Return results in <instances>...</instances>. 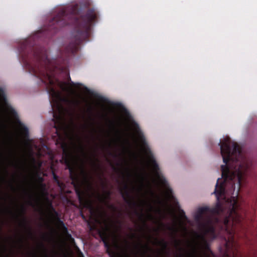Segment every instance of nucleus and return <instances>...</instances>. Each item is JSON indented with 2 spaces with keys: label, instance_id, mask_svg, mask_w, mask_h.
I'll use <instances>...</instances> for the list:
<instances>
[{
  "label": "nucleus",
  "instance_id": "obj_1",
  "mask_svg": "<svg viewBox=\"0 0 257 257\" xmlns=\"http://www.w3.org/2000/svg\"><path fill=\"white\" fill-rule=\"evenodd\" d=\"M219 145L225 164L221 166L224 182L219 184L220 179H217L214 191L217 199L216 205L212 208L207 206L199 208L194 219L204 229L206 233L210 234L214 238L216 237V229L213 224V219L216 224H221V229L228 234L231 238L226 242V247H229L228 244L230 242L232 248L236 250L234 235L238 229L245 227V212L239 204L237 198L232 197L228 199L230 206L227 214L222 220L220 216L225 211L219 200L225 195L224 184L227 182H230L232 188H234L235 182L238 184L239 187L244 185L252 163L242 153L240 146L232 142L229 138L224 139Z\"/></svg>",
  "mask_w": 257,
  "mask_h": 257
},
{
  "label": "nucleus",
  "instance_id": "obj_2",
  "mask_svg": "<svg viewBox=\"0 0 257 257\" xmlns=\"http://www.w3.org/2000/svg\"><path fill=\"white\" fill-rule=\"evenodd\" d=\"M32 38L26 40L21 44L20 53L26 68L28 71L37 77L40 78L48 87V92L51 98L49 100L52 111L56 109L58 114L53 112V117L55 119L54 126L56 133L59 137L60 132L64 130V121L62 115L63 107V101L69 103L71 106L79 104L77 100H70L63 98L60 92L54 88V73L51 68L50 61L48 57L47 51L41 47H34L30 43Z\"/></svg>",
  "mask_w": 257,
  "mask_h": 257
},
{
  "label": "nucleus",
  "instance_id": "obj_3",
  "mask_svg": "<svg viewBox=\"0 0 257 257\" xmlns=\"http://www.w3.org/2000/svg\"><path fill=\"white\" fill-rule=\"evenodd\" d=\"M80 11L78 4L62 8L45 29L46 32L52 35L65 26L75 25L71 42L60 50L59 57L64 61L67 60L70 55L76 53L83 41H89L91 28L97 21L98 13L95 9L90 8L85 15L79 16Z\"/></svg>",
  "mask_w": 257,
  "mask_h": 257
},
{
  "label": "nucleus",
  "instance_id": "obj_4",
  "mask_svg": "<svg viewBox=\"0 0 257 257\" xmlns=\"http://www.w3.org/2000/svg\"><path fill=\"white\" fill-rule=\"evenodd\" d=\"M139 138L143 150L148 159L149 163L150 164L154 175L157 179L159 183L166 190L168 195H171L172 194V190L169 186L167 181L160 172L159 166L146 142L144 136L140 133L139 134Z\"/></svg>",
  "mask_w": 257,
  "mask_h": 257
},
{
  "label": "nucleus",
  "instance_id": "obj_5",
  "mask_svg": "<svg viewBox=\"0 0 257 257\" xmlns=\"http://www.w3.org/2000/svg\"><path fill=\"white\" fill-rule=\"evenodd\" d=\"M62 160L69 170L72 181L77 182L78 177L74 167V157L73 153L66 148L63 149Z\"/></svg>",
  "mask_w": 257,
  "mask_h": 257
},
{
  "label": "nucleus",
  "instance_id": "obj_6",
  "mask_svg": "<svg viewBox=\"0 0 257 257\" xmlns=\"http://www.w3.org/2000/svg\"><path fill=\"white\" fill-rule=\"evenodd\" d=\"M7 110L9 114L16 120L17 123L19 125V129L21 131L22 135L26 139L28 138V128L21 122L16 111L11 106H8L7 108Z\"/></svg>",
  "mask_w": 257,
  "mask_h": 257
},
{
  "label": "nucleus",
  "instance_id": "obj_7",
  "mask_svg": "<svg viewBox=\"0 0 257 257\" xmlns=\"http://www.w3.org/2000/svg\"><path fill=\"white\" fill-rule=\"evenodd\" d=\"M121 194L123 200L127 204L135 207L138 206V204L132 200L129 190V187L127 184L125 183L124 185L123 190L121 191Z\"/></svg>",
  "mask_w": 257,
  "mask_h": 257
},
{
  "label": "nucleus",
  "instance_id": "obj_8",
  "mask_svg": "<svg viewBox=\"0 0 257 257\" xmlns=\"http://www.w3.org/2000/svg\"><path fill=\"white\" fill-rule=\"evenodd\" d=\"M50 208L52 211V212H53L54 216L57 219V221L58 222V223L60 226V228H62L63 231L64 232V233H68V229L65 226V224H64V223L63 222V221H62L60 218H59V214L55 210V209H54V208L53 207L51 203L50 204Z\"/></svg>",
  "mask_w": 257,
  "mask_h": 257
},
{
  "label": "nucleus",
  "instance_id": "obj_9",
  "mask_svg": "<svg viewBox=\"0 0 257 257\" xmlns=\"http://www.w3.org/2000/svg\"><path fill=\"white\" fill-rule=\"evenodd\" d=\"M75 192L80 203H82L84 202H86L84 197V192L80 188L78 187H75Z\"/></svg>",
  "mask_w": 257,
  "mask_h": 257
},
{
  "label": "nucleus",
  "instance_id": "obj_10",
  "mask_svg": "<svg viewBox=\"0 0 257 257\" xmlns=\"http://www.w3.org/2000/svg\"><path fill=\"white\" fill-rule=\"evenodd\" d=\"M100 237L104 243V246L109 249L110 247V245L108 242V237L105 232H101L100 233Z\"/></svg>",
  "mask_w": 257,
  "mask_h": 257
},
{
  "label": "nucleus",
  "instance_id": "obj_11",
  "mask_svg": "<svg viewBox=\"0 0 257 257\" xmlns=\"http://www.w3.org/2000/svg\"><path fill=\"white\" fill-rule=\"evenodd\" d=\"M58 85L59 87L64 91L73 92V90L68 86V84L65 82L58 81Z\"/></svg>",
  "mask_w": 257,
  "mask_h": 257
},
{
  "label": "nucleus",
  "instance_id": "obj_12",
  "mask_svg": "<svg viewBox=\"0 0 257 257\" xmlns=\"http://www.w3.org/2000/svg\"><path fill=\"white\" fill-rule=\"evenodd\" d=\"M82 162L81 173L83 175L85 181L89 185V186H91L90 179L88 177V174L84 168V162L83 160H82Z\"/></svg>",
  "mask_w": 257,
  "mask_h": 257
},
{
  "label": "nucleus",
  "instance_id": "obj_13",
  "mask_svg": "<svg viewBox=\"0 0 257 257\" xmlns=\"http://www.w3.org/2000/svg\"><path fill=\"white\" fill-rule=\"evenodd\" d=\"M111 193L110 191H106L105 194L103 196L99 195L98 198L101 202H105L106 200L109 199Z\"/></svg>",
  "mask_w": 257,
  "mask_h": 257
},
{
  "label": "nucleus",
  "instance_id": "obj_14",
  "mask_svg": "<svg viewBox=\"0 0 257 257\" xmlns=\"http://www.w3.org/2000/svg\"><path fill=\"white\" fill-rule=\"evenodd\" d=\"M173 238L175 246L179 249L180 251H184V249L181 246V241L180 240L176 239L175 237H174Z\"/></svg>",
  "mask_w": 257,
  "mask_h": 257
},
{
  "label": "nucleus",
  "instance_id": "obj_15",
  "mask_svg": "<svg viewBox=\"0 0 257 257\" xmlns=\"http://www.w3.org/2000/svg\"><path fill=\"white\" fill-rule=\"evenodd\" d=\"M0 101L4 103L7 102V97L5 92L2 88L0 87Z\"/></svg>",
  "mask_w": 257,
  "mask_h": 257
},
{
  "label": "nucleus",
  "instance_id": "obj_16",
  "mask_svg": "<svg viewBox=\"0 0 257 257\" xmlns=\"http://www.w3.org/2000/svg\"><path fill=\"white\" fill-rule=\"evenodd\" d=\"M22 225L24 226L25 228H27L28 230V232L29 234L32 236L33 235L31 228L29 226H28L27 224V221L25 217H23V220H22Z\"/></svg>",
  "mask_w": 257,
  "mask_h": 257
},
{
  "label": "nucleus",
  "instance_id": "obj_17",
  "mask_svg": "<svg viewBox=\"0 0 257 257\" xmlns=\"http://www.w3.org/2000/svg\"><path fill=\"white\" fill-rule=\"evenodd\" d=\"M53 179H54V182L57 183V185L59 187L62 188L63 186V184L59 181V180L58 179V176L57 175H56L55 174L53 173Z\"/></svg>",
  "mask_w": 257,
  "mask_h": 257
},
{
  "label": "nucleus",
  "instance_id": "obj_18",
  "mask_svg": "<svg viewBox=\"0 0 257 257\" xmlns=\"http://www.w3.org/2000/svg\"><path fill=\"white\" fill-rule=\"evenodd\" d=\"M201 238L204 242V248L207 250H208V251H210L211 252V251L210 250V248H209V245L208 243V242H207V241L206 240V239H205L204 237L202 236H201Z\"/></svg>",
  "mask_w": 257,
  "mask_h": 257
},
{
  "label": "nucleus",
  "instance_id": "obj_19",
  "mask_svg": "<svg viewBox=\"0 0 257 257\" xmlns=\"http://www.w3.org/2000/svg\"><path fill=\"white\" fill-rule=\"evenodd\" d=\"M158 243L161 245L164 249H167L168 247V243L164 239L158 241Z\"/></svg>",
  "mask_w": 257,
  "mask_h": 257
},
{
  "label": "nucleus",
  "instance_id": "obj_20",
  "mask_svg": "<svg viewBox=\"0 0 257 257\" xmlns=\"http://www.w3.org/2000/svg\"><path fill=\"white\" fill-rule=\"evenodd\" d=\"M95 96L98 100L101 102H106L107 101V99L101 95H96Z\"/></svg>",
  "mask_w": 257,
  "mask_h": 257
},
{
  "label": "nucleus",
  "instance_id": "obj_21",
  "mask_svg": "<svg viewBox=\"0 0 257 257\" xmlns=\"http://www.w3.org/2000/svg\"><path fill=\"white\" fill-rule=\"evenodd\" d=\"M180 215L182 219H187V217H186V216L185 215V212L183 210H180Z\"/></svg>",
  "mask_w": 257,
  "mask_h": 257
},
{
  "label": "nucleus",
  "instance_id": "obj_22",
  "mask_svg": "<svg viewBox=\"0 0 257 257\" xmlns=\"http://www.w3.org/2000/svg\"><path fill=\"white\" fill-rule=\"evenodd\" d=\"M140 245L143 248L146 249L145 253L147 252V250H150L151 248L148 244L143 245L141 242H140Z\"/></svg>",
  "mask_w": 257,
  "mask_h": 257
},
{
  "label": "nucleus",
  "instance_id": "obj_23",
  "mask_svg": "<svg viewBox=\"0 0 257 257\" xmlns=\"http://www.w3.org/2000/svg\"><path fill=\"white\" fill-rule=\"evenodd\" d=\"M225 255L226 257H237V253L235 252V250L233 251L232 254H228L227 252H226Z\"/></svg>",
  "mask_w": 257,
  "mask_h": 257
},
{
  "label": "nucleus",
  "instance_id": "obj_24",
  "mask_svg": "<svg viewBox=\"0 0 257 257\" xmlns=\"http://www.w3.org/2000/svg\"><path fill=\"white\" fill-rule=\"evenodd\" d=\"M79 149H80V150L81 151V153L83 154V156H84L85 157H86V153H85V152L84 148L83 146L82 145H81L80 146Z\"/></svg>",
  "mask_w": 257,
  "mask_h": 257
},
{
  "label": "nucleus",
  "instance_id": "obj_25",
  "mask_svg": "<svg viewBox=\"0 0 257 257\" xmlns=\"http://www.w3.org/2000/svg\"><path fill=\"white\" fill-rule=\"evenodd\" d=\"M146 203V202L145 200H141V203L139 204V206L142 207Z\"/></svg>",
  "mask_w": 257,
  "mask_h": 257
},
{
  "label": "nucleus",
  "instance_id": "obj_26",
  "mask_svg": "<svg viewBox=\"0 0 257 257\" xmlns=\"http://www.w3.org/2000/svg\"><path fill=\"white\" fill-rule=\"evenodd\" d=\"M179 257H194V256H186L185 254L184 253H180L179 255Z\"/></svg>",
  "mask_w": 257,
  "mask_h": 257
},
{
  "label": "nucleus",
  "instance_id": "obj_27",
  "mask_svg": "<svg viewBox=\"0 0 257 257\" xmlns=\"http://www.w3.org/2000/svg\"><path fill=\"white\" fill-rule=\"evenodd\" d=\"M113 105L114 106H121V104L119 103H114Z\"/></svg>",
  "mask_w": 257,
  "mask_h": 257
},
{
  "label": "nucleus",
  "instance_id": "obj_28",
  "mask_svg": "<svg viewBox=\"0 0 257 257\" xmlns=\"http://www.w3.org/2000/svg\"><path fill=\"white\" fill-rule=\"evenodd\" d=\"M108 207H109V208L112 209H115V207H114V206L113 205H108Z\"/></svg>",
  "mask_w": 257,
  "mask_h": 257
},
{
  "label": "nucleus",
  "instance_id": "obj_29",
  "mask_svg": "<svg viewBox=\"0 0 257 257\" xmlns=\"http://www.w3.org/2000/svg\"><path fill=\"white\" fill-rule=\"evenodd\" d=\"M25 208H24V206H22V215H23L25 213Z\"/></svg>",
  "mask_w": 257,
  "mask_h": 257
},
{
  "label": "nucleus",
  "instance_id": "obj_30",
  "mask_svg": "<svg viewBox=\"0 0 257 257\" xmlns=\"http://www.w3.org/2000/svg\"><path fill=\"white\" fill-rule=\"evenodd\" d=\"M29 204L31 205V206H33V202L31 201H29Z\"/></svg>",
  "mask_w": 257,
  "mask_h": 257
},
{
  "label": "nucleus",
  "instance_id": "obj_31",
  "mask_svg": "<svg viewBox=\"0 0 257 257\" xmlns=\"http://www.w3.org/2000/svg\"><path fill=\"white\" fill-rule=\"evenodd\" d=\"M89 112L91 113H92V108L91 107H90L89 109Z\"/></svg>",
  "mask_w": 257,
  "mask_h": 257
},
{
  "label": "nucleus",
  "instance_id": "obj_32",
  "mask_svg": "<svg viewBox=\"0 0 257 257\" xmlns=\"http://www.w3.org/2000/svg\"><path fill=\"white\" fill-rule=\"evenodd\" d=\"M127 175L129 178L131 176V174L129 172H127Z\"/></svg>",
  "mask_w": 257,
  "mask_h": 257
},
{
  "label": "nucleus",
  "instance_id": "obj_33",
  "mask_svg": "<svg viewBox=\"0 0 257 257\" xmlns=\"http://www.w3.org/2000/svg\"><path fill=\"white\" fill-rule=\"evenodd\" d=\"M149 217L151 219H153V216L151 214H149Z\"/></svg>",
  "mask_w": 257,
  "mask_h": 257
},
{
  "label": "nucleus",
  "instance_id": "obj_34",
  "mask_svg": "<svg viewBox=\"0 0 257 257\" xmlns=\"http://www.w3.org/2000/svg\"><path fill=\"white\" fill-rule=\"evenodd\" d=\"M70 84L71 86H74L75 84L73 82H71Z\"/></svg>",
  "mask_w": 257,
  "mask_h": 257
},
{
  "label": "nucleus",
  "instance_id": "obj_35",
  "mask_svg": "<svg viewBox=\"0 0 257 257\" xmlns=\"http://www.w3.org/2000/svg\"><path fill=\"white\" fill-rule=\"evenodd\" d=\"M81 217H82V218L83 219H84V218H85V216H84V215L83 214H82V213L81 214Z\"/></svg>",
  "mask_w": 257,
  "mask_h": 257
},
{
  "label": "nucleus",
  "instance_id": "obj_36",
  "mask_svg": "<svg viewBox=\"0 0 257 257\" xmlns=\"http://www.w3.org/2000/svg\"><path fill=\"white\" fill-rule=\"evenodd\" d=\"M41 246L43 247V248H44V244L43 243H41Z\"/></svg>",
  "mask_w": 257,
  "mask_h": 257
},
{
  "label": "nucleus",
  "instance_id": "obj_37",
  "mask_svg": "<svg viewBox=\"0 0 257 257\" xmlns=\"http://www.w3.org/2000/svg\"><path fill=\"white\" fill-rule=\"evenodd\" d=\"M86 204H87L89 206H91V204H89L88 202H86Z\"/></svg>",
  "mask_w": 257,
  "mask_h": 257
},
{
  "label": "nucleus",
  "instance_id": "obj_38",
  "mask_svg": "<svg viewBox=\"0 0 257 257\" xmlns=\"http://www.w3.org/2000/svg\"><path fill=\"white\" fill-rule=\"evenodd\" d=\"M90 119L91 121H93V120L91 117H90Z\"/></svg>",
  "mask_w": 257,
  "mask_h": 257
},
{
  "label": "nucleus",
  "instance_id": "obj_39",
  "mask_svg": "<svg viewBox=\"0 0 257 257\" xmlns=\"http://www.w3.org/2000/svg\"><path fill=\"white\" fill-rule=\"evenodd\" d=\"M20 242H21V243H22V242H23L22 239H20Z\"/></svg>",
  "mask_w": 257,
  "mask_h": 257
},
{
  "label": "nucleus",
  "instance_id": "obj_40",
  "mask_svg": "<svg viewBox=\"0 0 257 257\" xmlns=\"http://www.w3.org/2000/svg\"><path fill=\"white\" fill-rule=\"evenodd\" d=\"M30 196L31 198H32V195H30Z\"/></svg>",
  "mask_w": 257,
  "mask_h": 257
},
{
  "label": "nucleus",
  "instance_id": "obj_41",
  "mask_svg": "<svg viewBox=\"0 0 257 257\" xmlns=\"http://www.w3.org/2000/svg\"><path fill=\"white\" fill-rule=\"evenodd\" d=\"M105 203H106V201ZM107 204H108V203L107 202Z\"/></svg>",
  "mask_w": 257,
  "mask_h": 257
}]
</instances>
